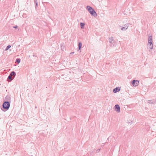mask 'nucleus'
<instances>
[{"instance_id": "1", "label": "nucleus", "mask_w": 156, "mask_h": 156, "mask_svg": "<svg viewBox=\"0 0 156 156\" xmlns=\"http://www.w3.org/2000/svg\"><path fill=\"white\" fill-rule=\"evenodd\" d=\"M86 9L92 16H94V17H96L97 16L96 12L92 7L88 5L86 7Z\"/></svg>"}, {"instance_id": "2", "label": "nucleus", "mask_w": 156, "mask_h": 156, "mask_svg": "<svg viewBox=\"0 0 156 156\" xmlns=\"http://www.w3.org/2000/svg\"><path fill=\"white\" fill-rule=\"evenodd\" d=\"M71 73L68 71H65V73L62 75L63 78L65 80H67L71 78Z\"/></svg>"}, {"instance_id": "3", "label": "nucleus", "mask_w": 156, "mask_h": 156, "mask_svg": "<svg viewBox=\"0 0 156 156\" xmlns=\"http://www.w3.org/2000/svg\"><path fill=\"white\" fill-rule=\"evenodd\" d=\"M10 106V103L8 101H5L4 102L3 104V108L4 109L8 110Z\"/></svg>"}, {"instance_id": "4", "label": "nucleus", "mask_w": 156, "mask_h": 156, "mask_svg": "<svg viewBox=\"0 0 156 156\" xmlns=\"http://www.w3.org/2000/svg\"><path fill=\"white\" fill-rule=\"evenodd\" d=\"M16 75V73L13 71H12L8 77V79L12 80Z\"/></svg>"}, {"instance_id": "5", "label": "nucleus", "mask_w": 156, "mask_h": 156, "mask_svg": "<svg viewBox=\"0 0 156 156\" xmlns=\"http://www.w3.org/2000/svg\"><path fill=\"white\" fill-rule=\"evenodd\" d=\"M129 24L127 23L125 24L124 25L123 27H121V26H120V27H121V30L122 31H125L128 29V28L129 27Z\"/></svg>"}, {"instance_id": "6", "label": "nucleus", "mask_w": 156, "mask_h": 156, "mask_svg": "<svg viewBox=\"0 0 156 156\" xmlns=\"http://www.w3.org/2000/svg\"><path fill=\"white\" fill-rule=\"evenodd\" d=\"M114 109L117 112L119 113L120 112V107L119 105H116L114 107Z\"/></svg>"}, {"instance_id": "7", "label": "nucleus", "mask_w": 156, "mask_h": 156, "mask_svg": "<svg viewBox=\"0 0 156 156\" xmlns=\"http://www.w3.org/2000/svg\"><path fill=\"white\" fill-rule=\"evenodd\" d=\"M139 83V81L137 80H133L132 82V84L134 86H137Z\"/></svg>"}, {"instance_id": "8", "label": "nucleus", "mask_w": 156, "mask_h": 156, "mask_svg": "<svg viewBox=\"0 0 156 156\" xmlns=\"http://www.w3.org/2000/svg\"><path fill=\"white\" fill-rule=\"evenodd\" d=\"M109 41L110 43L113 44V43L114 42L113 37H109Z\"/></svg>"}, {"instance_id": "9", "label": "nucleus", "mask_w": 156, "mask_h": 156, "mask_svg": "<svg viewBox=\"0 0 156 156\" xmlns=\"http://www.w3.org/2000/svg\"><path fill=\"white\" fill-rule=\"evenodd\" d=\"M152 43V36H150L148 38V44Z\"/></svg>"}, {"instance_id": "10", "label": "nucleus", "mask_w": 156, "mask_h": 156, "mask_svg": "<svg viewBox=\"0 0 156 156\" xmlns=\"http://www.w3.org/2000/svg\"><path fill=\"white\" fill-rule=\"evenodd\" d=\"M120 89H119L117 87H116V88L114 89L113 90V92L114 93H116L117 92H119L120 91Z\"/></svg>"}, {"instance_id": "11", "label": "nucleus", "mask_w": 156, "mask_h": 156, "mask_svg": "<svg viewBox=\"0 0 156 156\" xmlns=\"http://www.w3.org/2000/svg\"><path fill=\"white\" fill-rule=\"evenodd\" d=\"M148 48L151 49H152L153 48V44L152 43L148 44Z\"/></svg>"}, {"instance_id": "12", "label": "nucleus", "mask_w": 156, "mask_h": 156, "mask_svg": "<svg viewBox=\"0 0 156 156\" xmlns=\"http://www.w3.org/2000/svg\"><path fill=\"white\" fill-rule=\"evenodd\" d=\"M82 43L81 42H80L78 43V48L79 50H80L82 48Z\"/></svg>"}, {"instance_id": "13", "label": "nucleus", "mask_w": 156, "mask_h": 156, "mask_svg": "<svg viewBox=\"0 0 156 156\" xmlns=\"http://www.w3.org/2000/svg\"><path fill=\"white\" fill-rule=\"evenodd\" d=\"M85 24L84 23H80L81 28L82 29H83L84 26L85 25Z\"/></svg>"}, {"instance_id": "14", "label": "nucleus", "mask_w": 156, "mask_h": 156, "mask_svg": "<svg viewBox=\"0 0 156 156\" xmlns=\"http://www.w3.org/2000/svg\"><path fill=\"white\" fill-rule=\"evenodd\" d=\"M11 47V46L10 45H8L6 48H5V50L7 51L8 50L9 48H10Z\"/></svg>"}, {"instance_id": "15", "label": "nucleus", "mask_w": 156, "mask_h": 156, "mask_svg": "<svg viewBox=\"0 0 156 156\" xmlns=\"http://www.w3.org/2000/svg\"><path fill=\"white\" fill-rule=\"evenodd\" d=\"M20 58H17L16 59V62L18 63H19L20 62Z\"/></svg>"}, {"instance_id": "16", "label": "nucleus", "mask_w": 156, "mask_h": 156, "mask_svg": "<svg viewBox=\"0 0 156 156\" xmlns=\"http://www.w3.org/2000/svg\"><path fill=\"white\" fill-rule=\"evenodd\" d=\"M100 151V149H98L97 150L96 152H99Z\"/></svg>"}, {"instance_id": "17", "label": "nucleus", "mask_w": 156, "mask_h": 156, "mask_svg": "<svg viewBox=\"0 0 156 156\" xmlns=\"http://www.w3.org/2000/svg\"><path fill=\"white\" fill-rule=\"evenodd\" d=\"M18 27V26H15L13 27V28H17Z\"/></svg>"}, {"instance_id": "18", "label": "nucleus", "mask_w": 156, "mask_h": 156, "mask_svg": "<svg viewBox=\"0 0 156 156\" xmlns=\"http://www.w3.org/2000/svg\"><path fill=\"white\" fill-rule=\"evenodd\" d=\"M34 2L35 3V4H36V3H37V2L36 0H34Z\"/></svg>"}, {"instance_id": "19", "label": "nucleus", "mask_w": 156, "mask_h": 156, "mask_svg": "<svg viewBox=\"0 0 156 156\" xmlns=\"http://www.w3.org/2000/svg\"><path fill=\"white\" fill-rule=\"evenodd\" d=\"M37 6H38V3H36V5H35V8L37 7Z\"/></svg>"}, {"instance_id": "20", "label": "nucleus", "mask_w": 156, "mask_h": 156, "mask_svg": "<svg viewBox=\"0 0 156 156\" xmlns=\"http://www.w3.org/2000/svg\"><path fill=\"white\" fill-rule=\"evenodd\" d=\"M74 53V52H71L70 53V54H73V53Z\"/></svg>"}, {"instance_id": "21", "label": "nucleus", "mask_w": 156, "mask_h": 156, "mask_svg": "<svg viewBox=\"0 0 156 156\" xmlns=\"http://www.w3.org/2000/svg\"><path fill=\"white\" fill-rule=\"evenodd\" d=\"M149 103H151V102L150 101H148V102Z\"/></svg>"}, {"instance_id": "22", "label": "nucleus", "mask_w": 156, "mask_h": 156, "mask_svg": "<svg viewBox=\"0 0 156 156\" xmlns=\"http://www.w3.org/2000/svg\"><path fill=\"white\" fill-rule=\"evenodd\" d=\"M35 108H37V107H35Z\"/></svg>"}, {"instance_id": "23", "label": "nucleus", "mask_w": 156, "mask_h": 156, "mask_svg": "<svg viewBox=\"0 0 156 156\" xmlns=\"http://www.w3.org/2000/svg\"><path fill=\"white\" fill-rule=\"evenodd\" d=\"M31 156H33V155H31Z\"/></svg>"}]
</instances>
